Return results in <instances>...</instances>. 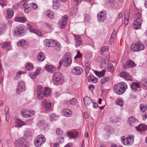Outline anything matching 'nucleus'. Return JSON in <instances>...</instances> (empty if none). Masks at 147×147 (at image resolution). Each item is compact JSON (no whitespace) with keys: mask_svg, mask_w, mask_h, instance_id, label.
I'll list each match as a JSON object with an SVG mask.
<instances>
[{"mask_svg":"<svg viewBox=\"0 0 147 147\" xmlns=\"http://www.w3.org/2000/svg\"><path fill=\"white\" fill-rule=\"evenodd\" d=\"M25 32V28L23 25H20L16 28L15 31L16 34L19 36H21L24 35Z\"/></svg>","mask_w":147,"mask_h":147,"instance_id":"nucleus-8","label":"nucleus"},{"mask_svg":"<svg viewBox=\"0 0 147 147\" xmlns=\"http://www.w3.org/2000/svg\"><path fill=\"white\" fill-rule=\"evenodd\" d=\"M29 30L30 32H33L36 34H37V30L33 28L30 29V30Z\"/></svg>","mask_w":147,"mask_h":147,"instance_id":"nucleus-63","label":"nucleus"},{"mask_svg":"<svg viewBox=\"0 0 147 147\" xmlns=\"http://www.w3.org/2000/svg\"><path fill=\"white\" fill-rule=\"evenodd\" d=\"M32 134V133L29 131H26L24 134V136L26 138L29 137L31 136Z\"/></svg>","mask_w":147,"mask_h":147,"instance_id":"nucleus-49","label":"nucleus"},{"mask_svg":"<svg viewBox=\"0 0 147 147\" xmlns=\"http://www.w3.org/2000/svg\"><path fill=\"white\" fill-rule=\"evenodd\" d=\"M16 147H29L28 142L24 138H21L16 140L15 142Z\"/></svg>","mask_w":147,"mask_h":147,"instance_id":"nucleus-5","label":"nucleus"},{"mask_svg":"<svg viewBox=\"0 0 147 147\" xmlns=\"http://www.w3.org/2000/svg\"><path fill=\"white\" fill-rule=\"evenodd\" d=\"M45 68L48 72L52 73L54 71L55 69V67L52 65H46Z\"/></svg>","mask_w":147,"mask_h":147,"instance_id":"nucleus-30","label":"nucleus"},{"mask_svg":"<svg viewBox=\"0 0 147 147\" xmlns=\"http://www.w3.org/2000/svg\"><path fill=\"white\" fill-rule=\"evenodd\" d=\"M74 36L75 38L76 41L77 40H81V36L79 35L74 34Z\"/></svg>","mask_w":147,"mask_h":147,"instance_id":"nucleus-60","label":"nucleus"},{"mask_svg":"<svg viewBox=\"0 0 147 147\" xmlns=\"http://www.w3.org/2000/svg\"><path fill=\"white\" fill-rule=\"evenodd\" d=\"M45 58V57L43 54V53L42 52H40L38 55L37 56V59L38 60L41 62L43 61Z\"/></svg>","mask_w":147,"mask_h":147,"instance_id":"nucleus-37","label":"nucleus"},{"mask_svg":"<svg viewBox=\"0 0 147 147\" xmlns=\"http://www.w3.org/2000/svg\"><path fill=\"white\" fill-rule=\"evenodd\" d=\"M111 120L113 123H117L118 121L119 118L117 117H112Z\"/></svg>","mask_w":147,"mask_h":147,"instance_id":"nucleus-55","label":"nucleus"},{"mask_svg":"<svg viewBox=\"0 0 147 147\" xmlns=\"http://www.w3.org/2000/svg\"><path fill=\"white\" fill-rule=\"evenodd\" d=\"M26 41L22 39L19 40L17 43V45L19 47L23 46L26 44Z\"/></svg>","mask_w":147,"mask_h":147,"instance_id":"nucleus-43","label":"nucleus"},{"mask_svg":"<svg viewBox=\"0 0 147 147\" xmlns=\"http://www.w3.org/2000/svg\"><path fill=\"white\" fill-rule=\"evenodd\" d=\"M20 5L22 7H24L25 12L28 13L32 9H36L37 5L34 3L31 4H28L24 1L20 2Z\"/></svg>","mask_w":147,"mask_h":147,"instance_id":"nucleus-2","label":"nucleus"},{"mask_svg":"<svg viewBox=\"0 0 147 147\" xmlns=\"http://www.w3.org/2000/svg\"><path fill=\"white\" fill-rule=\"evenodd\" d=\"M53 40H52L45 39L44 40V44L46 47H51V45H52Z\"/></svg>","mask_w":147,"mask_h":147,"instance_id":"nucleus-29","label":"nucleus"},{"mask_svg":"<svg viewBox=\"0 0 147 147\" xmlns=\"http://www.w3.org/2000/svg\"><path fill=\"white\" fill-rule=\"evenodd\" d=\"M56 133L57 136L59 138H62L63 139L62 137L63 135V133L62 131L59 128L57 129L56 131Z\"/></svg>","mask_w":147,"mask_h":147,"instance_id":"nucleus-34","label":"nucleus"},{"mask_svg":"<svg viewBox=\"0 0 147 147\" xmlns=\"http://www.w3.org/2000/svg\"><path fill=\"white\" fill-rule=\"evenodd\" d=\"M43 88L41 85L37 86V93L38 92H43Z\"/></svg>","mask_w":147,"mask_h":147,"instance_id":"nucleus-56","label":"nucleus"},{"mask_svg":"<svg viewBox=\"0 0 147 147\" xmlns=\"http://www.w3.org/2000/svg\"><path fill=\"white\" fill-rule=\"evenodd\" d=\"M98 78L92 75H90L88 78V80L89 82H91L94 83H96L98 81Z\"/></svg>","mask_w":147,"mask_h":147,"instance_id":"nucleus-21","label":"nucleus"},{"mask_svg":"<svg viewBox=\"0 0 147 147\" xmlns=\"http://www.w3.org/2000/svg\"><path fill=\"white\" fill-rule=\"evenodd\" d=\"M137 20H135L133 23V26L136 30L140 29L141 28V25L140 21L139 22H138Z\"/></svg>","mask_w":147,"mask_h":147,"instance_id":"nucleus-24","label":"nucleus"},{"mask_svg":"<svg viewBox=\"0 0 147 147\" xmlns=\"http://www.w3.org/2000/svg\"><path fill=\"white\" fill-rule=\"evenodd\" d=\"M2 48L3 49H5L7 50H9L11 48L10 43L6 42L3 46Z\"/></svg>","mask_w":147,"mask_h":147,"instance_id":"nucleus-42","label":"nucleus"},{"mask_svg":"<svg viewBox=\"0 0 147 147\" xmlns=\"http://www.w3.org/2000/svg\"><path fill=\"white\" fill-rule=\"evenodd\" d=\"M68 19V16L67 15H65L61 19V20L58 22L59 26L61 28H64L65 27Z\"/></svg>","mask_w":147,"mask_h":147,"instance_id":"nucleus-11","label":"nucleus"},{"mask_svg":"<svg viewBox=\"0 0 147 147\" xmlns=\"http://www.w3.org/2000/svg\"><path fill=\"white\" fill-rule=\"evenodd\" d=\"M43 106L45 110L47 111H49L51 109V103L50 100H44L42 102Z\"/></svg>","mask_w":147,"mask_h":147,"instance_id":"nucleus-10","label":"nucleus"},{"mask_svg":"<svg viewBox=\"0 0 147 147\" xmlns=\"http://www.w3.org/2000/svg\"><path fill=\"white\" fill-rule=\"evenodd\" d=\"M127 84L122 82L115 84L113 87L115 92L117 94L121 95L123 93L127 88Z\"/></svg>","mask_w":147,"mask_h":147,"instance_id":"nucleus-1","label":"nucleus"},{"mask_svg":"<svg viewBox=\"0 0 147 147\" xmlns=\"http://www.w3.org/2000/svg\"><path fill=\"white\" fill-rule=\"evenodd\" d=\"M51 90L50 88L48 87L46 88L44 91L43 94L45 97H47L51 95Z\"/></svg>","mask_w":147,"mask_h":147,"instance_id":"nucleus-25","label":"nucleus"},{"mask_svg":"<svg viewBox=\"0 0 147 147\" xmlns=\"http://www.w3.org/2000/svg\"><path fill=\"white\" fill-rule=\"evenodd\" d=\"M120 76L126 80L132 81L133 80L131 76L128 73L125 72H122Z\"/></svg>","mask_w":147,"mask_h":147,"instance_id":"nucleus-15","label":"nucleus"},{"mask_svg":"<svg viewBox=\"0 0 147 147\" xmlns=\"http://www.w3.org/2000/svg\"><path fill=\"white\" fill-rule=\"evenodd\" d=\"M62 113L63 115L68 117L71 116L72 113V111H71L66 109H63Z\"/></svg>","mask_w":147,"mask_h":147,"instance_id":"nucleus-19","label":"nucleus"},{"mask_svg":"<svg viewBox=\"0 0 147 147\" xmlns=\"http://www.w3.org/2000/svg\"><path fill=\"white\" fill-rule=\"evenodd\" d=\"M15 20L17 22H21L25 23L27 20V19L25 17H16Z\"/></svg>","mask_w":147,"mask_h":147,"instance_id":"nucleus-31","label":"nucleus"},{"mask_svg":"<svg viewBox=\"0 0 147 147\" xmlns=\"http://www.w3.org/2000/svg\"><path fill=\"white\" fill-rule=\"evenodd\" d=\"M110 80V78L109 77H104L101 79V83L102 84H105L107 82H109Z\"/></svg>","mask_w":147,"mask_h":147,"instance_id":"nucleus-35","label":"nucleus"},{"mask_svg":"<svg viewBox=\"0 0 147 147\" xmlns=\"http://www.w3.org/2000/svg\"><path fill=\"white\" fill-rule=\"evenodd\" d=\"M35 112L34 111H28L26 109H22L20 111L21 116L24 118L29 117L34 115Z\"/></svg>","mask_w":147,"mask_h":147,"instance_id":"nucleus-7","label":"nucleus"},{"mask_svg":"<svg viewBox=\"0 0 147 147\" xmlns=\"http://www.w3.org/2000/svg\"><path fill=\"white\" fill-rule=\"evenodd\" d=\"M45 26L47 28H49L50 30H51L53 29V28L51 27V26L48 23H45Z\"/></svg>","mask_w":147,"mask_h":147,"instance_id":"nucleus-62","label":"nucleus"},{"mask_svg":"<svg viewBox=\"0 0 147 147\" xmlns=\"http://www.w3.org/2000/svg\"><path fill=\"white\" fill-rule=\"evenodd\" d=\"M63 76L59 72L55 73L53 77V81L55 85H58L62 84L64 82Z\"/></svg>","mask_w":147,"mask_h":147,"instance_id":"nucleus-3","label":"nucleus"},{"mask_svg":"<svg viewBox=\"0 0 147 147\" xmlns=\"http://www.w3.org/2000/svg\"><path fill=\"white\" fill-rule=\"evenodd\" d=\"M97 17L98 21L101 22H102L106 18V13L101 11L98 14Z\"/></svg>","mask_w":147,"mask_h":147,"instance_id":"nucleus-16","label":"nucleus"},{"mask_svg":"<svg viewBox=\"0 0 147 147\" xmlns=\"http://www.w3.org/2000/svg\"><path fill=\"white\" fill-rule=\"evenodd\" d=\"M85 67L86 74H88L89 70H90V67L88 63L85 64Z\"/></svg>","mask_w":147,"mask_h":147,"instance_id":"nucleus-53","label":"nucleus"},{"mask_svg":"<svg viewBox=\"0 0 147 147\" xmlns=\"http://www.w3.org/2000/svg\"><path fill=\"white\" fill-rule=\"evenodd\" d=\"M29 75L31 78L32 79L35 78L37 76V69L34 72L30 73Z\"/></svg>","mask_w":147,"mask_h":147,"instance_id":"nucleus-52","label":"nucleus"},{"mask_svg":"<svg viewBox=\"0 0 147 147\" xmlns=\"http://www.w3.org/2000/svg\"><path fill=\"white\" fill-rule=\"evenodd\" d=\"M6 26L5 24H1L0 25V34H1L5 32L6 30Z\"/></svg>","mask_w":147,"mask_h":147,"instance_id":"nucleus-44","label":"nucleus"},{"mask_svg":"<svg viewBox=\"0 0 147 147\" xmlns=\"http://www.w3.org/2000/svg\"><path fill=\"white\" fill-rule=\"evenodd\" d=\"M47 16L50 18H52L54 17V13L51 10H48L47 11Z\"/></svg>","mask_w":147,"mask_h":147,"instance_id":"nucleus-45","label":"nucleus"},{"mask_svg":"<svg viewBox=\"0 0 147 147\" xmlns=\"http://www.w3.org/2000/svg\"><path fill=\"white\" fill-rule=\"evenodd\" d=\"M21 74V71H19L17 73V76L14 77V79L15 80H18L20 77V75Z\"/></svg>","mask_w":147,"mask_h":147,"instance_id":"nucleus-57","label":"nucleus"},{"mask_svg":"<svg viewBox=\"0 0 147 147\" xmlns=\"http://www.w3.org/2000/svg\"><path fill=\"white\" fill-rule=\"evenodd\" d=\"M16 123L15 126L16 127H21L22 126L25 124L24 122L19 119H18L16 120Z\"/></svg>","mask_w":147,"mask_h":147,"instance_id":"nucleus-38","label":"nucleus"},{"mask_svg":"<svg viewBox=\"0 0 147 147\" xmlns=\"http://www.w3.org/2000/svg\"><path fill=\"white\" fill-rule=\"evenodd\" d=\"M121 140L122 143L124 145H131L133 143L134 138L130 136L125 138L124 136L121 137Z\"/></svg>","mask_w":147,"mask_h":147,"instance_id":"nucleus-6","label":"nucleus"},{"mask_svg":"<svg viewBox=\"0 0 147 147\" xmlns=\"http://www.w3.org/2000/svg\"><path fill=\"white\" fill-rule=\"evenodd\" d=\"M71 104L74 105H76L77 104V101L75 98H73L69 102Z\"/></svg>","mask_w":147,"mask_h":147,"instance_id":"nucleus-54","label":"nucleus"},{"mask_svg":"<svg viewBox=\"0 0 147 147\" xmlns=\"http://www.w3.org/2000/svg\"><path fill=\"white\" fill-rule=\"evenodd\" d=\"M128 122L131 125L135 126L136 124L138 122V121L133 116L129 117Z\"/></svg>","mask_w":147,"mask_h":147,"instance_id":"nucleus-18","label":"nucleus"},{"mask_svg":"<svg viewBox=\"0 0 147 147\" xmlns=\"http://www.w3.org/2000/svg\"><path fill=\"white\" fill-rule=\"evenodd\" d=\"M44 136L40 134L37 136V147H40L45 141Z\"/></svg>","mask_w":147,"mask_h":147,"instance_id":"nucleus-14","label":"nucleus"},{"mask_svg":"<svg viewBox=\"0 0 147 147\" xmlns=\"http://www.w3.org/2000/svg\"><path fill=\"white\" fill-rule=\"evenodd\" d=\"M131 88L132 90L136 91L138 88H140V85L137 82H134L131 84Z\"/></svg>","mask_w":147,"mask_h":147,"instance_id":"nucleus-26","label":"nucleus"},{"mask_svg":"<svg viewBox=\"0 0 147 147\" xmlns=\"http://www.w3.org/2000/svg\"><path fill=\"white\" fill-rule=\"evenodd\" d=\"M105 73V71L103 70L102 71H94L95 74L98 77L100 78L103 76Z\"/></svg>","mask_w":147,"mask_h":147,"instance_id":"nucleus-28","label":"nucleus"},{"mask_svg":"<svg viewBox=\"0 0 147 147\" xmlns=\"http://www.w3.org/2000/svg\"><path fill=\"white\" fill-rule=\"evenodd\" d=\"M82 54L80 53L79 52H77L76 55L74 57L75 59H76L77 58H81Z\"/></svg>","mask_w":147,"mask_h":147,"instance_id":"nucleus-58","label":"nucleus"},{"mask_svg":"<svg viewBox=\"0 0 147 147\" xmlns=\"http://www.w3.org/2000/svg\"><path fill=\"white\" fill-rule=\"evenodd\" d=\"M139 108L140 111L144 112L146 110L147 106L146 104L143 103L140 105Z\"/></svg>","mask_w":147,"mask_h":147,"instance_id":"nucleus-36","label":"nucleus"},{"mask_svg":"<svg viewBox=\"0 0 147 147\" xmlns=\"http://www.w3.org/2000/svg\"><path fill=\"white\" fill-rule=\"evenodd\" d=\"M116 103L117 105L122 106L123 105V102L122 99L121 98H118L116 101Z\"/></svg>","mask_w":147,"mask_h":147,"instance_id":"nucleus-46","label":"nucleus"},{"mask_svg":"<svg viewBox=\"0 0 147 147\" xmlns=\"http://www.w3.org/2000/svg\"><path fill=\"white\" fill-rule=\"evenodd\" d=\"M7 17L8 19L11 18L13 16L14 12L11 9H7Z\"/></svg>","mask_w":147,"mask_h":147,"instance_id":"nucleus-27","label":"nucleus"},{"mask_svg":"<svg viewBox=\"0 0 147 147\" xmlns=\"http://www.w3.org/2000/svg\"><path fill=\"white\" fill-rule=\"evenodd\" d=\"M138 131H144L147 129V126L144 124H142L136 127Z\"/></svg>","mask_w":147,"mask_h":147,"instance_id":"nucleus-22","label":"nucleus"},{"mask_svg":"<svg viewBox=\"0 0 147 147\" xmlns=\"http://www.w3.org/2000/svg\"><path fill=\"white\" fill-rule=\"evenodd\" d=\"M51 47L56 51H59L60 50L61 47V46L60 43L57 41L54 40L52 45H51Z\"/></svg>","mask_w":147,"mask_h":147,"instance_id":"nucleus-17","label":"nucleus"},{"mask_svg":"<svg viewBox=\"0 0 147 147\" xmlns=\"http://www.w3.org/2000/svg\"><path fill=\"white\" fill-rule=\"evenodd\" d=\"M72 62V59L70 56H66L65 57V59H64L63 61H60L59 62V64L60 65L63 64L64 66L68 67L71 64Z\"/></svg>","mask_w":147,"mask_h":147,"instance_id":"nucleus-9","label":"nucleus"},{"mask_svg":"<svg viewBox=\"0 0 147 147\" xmlns=\"http://www.w3.org/2000/svg\"><path fill=\"white\" fill-rule=\"evenodd\" d=\"M76 45L77 46H80L83 43L82 41L81 40H77L76 41Z\"/></svg>","mask_w":147,"mask_h":147,"instance_id":"nucleus-59","label":"nucleus"},{"mask_svg":"<svg viewBox=\"0 0 147 147\" xmlns=\"http://www.w3.org/2000/svg\"><path fill=\"white\" fill-rule=\"evenodd\" d=\"M58 116L55 115L53 113H51L49 115V118L51 121H55L56 119H57Z\"/></svg>","mask_w":147,"mask_h":147,"instance_id":"nucleus-47","label":"nucleus"},{"mask_svg":"<svg viewBox=\"0 0 147 147\" xmlns=\"http://www.w3.org/2000/svg\"><path fill=\"white\" fill-rule=\"evenodd\" d=\"M78 132L76 131H73L68 133L69 137L71 138L76 137L78 136Z\"/></svg>","mask_w":147,"mask_h":147,"instance_id":"nucleus-33","label":"nucleus"},{"mask_svg":"<svg viewBox=\"0 0 147 147\" xmlns=\"http://www.w3.org/2000/svg\"><path fill=\"white\" fill-rule=\"evenodd\" d=\"M83 72L82 68L80 66H77L74 67L71 70L72 73L75 75H80Z\"/></svg>","mask_w":147,"mask_h":147,"instance_id":"nucleus-12","label":"nucleus"},{"mask_svg":"<svg viewBox=\"0 0 147 147\" xmlns=\"http://www.w3.org/2000/svg\"><path fill=\"white\" fill-rule=\"evenodd\" d=\"M145 47L142 43L139 42L136 44H132L131 46V50L133 51H138L144 49Z\"/></svg>","mask_w":147,"mask_h":147,"instance_id":"nucleus-4","label":"nucleus"},{"mask_svg":"<svg viewBox=\"0 0 147 147\" xmlns=\"http://www.w3.org/2000/svg\"><path fill=\"white\" fill-rule=\"evenodd\" d=\"M136 18L135 20H137V21L138 22H139L140 21V22H141V24H142V20L141 18V14L140 13H138L136 15Z\"/></svg>","mask_w":147,"mask_h":147,"instance_id":"nucleus-40","label":"nucleus"},{"mask_svg":"<svg viewBox=\"0 0 147 147\" xmlns=\"http://www.w3.org/2000/svg\"><path fill=\"white\" fill-rule=\"evenodd\" d=\"M140 83L144 86L147 87V78L143 79L140 82Z\"/></svg>","mask_w":147,"mask_h":147,"instance_id":"nucleus-50","label":"nucleus"},{"mask_svg":"<svg viewBox=\"0 0 147 147\" xmlns=\"http://www.w3.org/2000/svg\"><path fill=\"white\" fill-rule=\"evenodd\" d=\"M92 103L93 104V107L95 109H97L98 108V106L97 104L95 102L93 101H92Z\"/></svg>","mask_w":147,"mask_h":147,"instance_id":"nucleus-64","label":"nucleus"},{"mask_svg":"<svg viewBox=\"0 0 147 147\" xmlns=\"http://www.w3.org/2000/svg\"><path fill=\"white\" fill-rule=\"evenodd\" d=\"M109 50L108 47L107 46H104L103 47H102L101 49V50L103 51H107Z\"/></svg>","mask_w":147,"mask_h":147,"instance_id":"nucleus-61","label":"nucleus"},{"mask_svg":"<svg viewBox=\"0 0 147 147\" xmlns=\"http://www.w3.org/2000/svg\"><path fill=\"white\" fill-rule=\"evenodd\" d=\"M126 65L128 67H133L136 66L134 62L131 60H129L126 63Z\"/></svg>","mask_w":147,"mask_h":147,"instance_id":"nucleus-32","label":"nucleus"},{"mask_svg":"<svg viewBox=\"0 0 147 147\" xmlns=\"http://www.w3.org/2000/svg\"><path fill=\"white\" fill-rule=\"evenodd\" d=\"M108 68L109 71L112 73L113 72L114 70V67L111 63L108 64Z\"/></svg>","mask_w":147,"mask_h":147,"instance_id":"nucleus-48","label":"nucleus"},{"mask_svg":"<svg viewBox=\"0 0 147 147\" xmlns=\"http://www.w3.org/2000/svg\"><path fill=\"white\" fill-rule=\"evenodd\" d=\"M53 3L52 7L53 9H57L60 8L61 5L59 0H53Z\"/></svg>","mask_w":147,"mask_h":147,"instance_id":"nucleus-23","label":"nucleus"},{"mask_svg":"<svg viewBox=\"0 0 147 147\" xmlns=\"http://www.w3.org/2000/svg\"><path fill=\"white\" fill-rule=\"evenodd\" d=\"M25 85L24 82L22 81H20L18 84L16 91L19 94L24 90Z\"/></svg>","mask_w":147,"mask_h":147,"instance_id":"nucleus-13","label":"nucleus"},{"mask_svg":"<svg viewBox=\"0 0 147 147\" xmlns=\"http://www.w3.org/2000/svg\"><path fill=\"white\" fill-rule=\"evenodd\" d=\"M43 92H38L37 93V97L39 99L42 100L43 98Z\"/></svg>","mask_w":147,"mask_h":147,"instance_id":"nucleus-51","label":"nucleus"},{"mask_svg":"<svg viewBox=\"0 0 147 147\" xmlns=\"http://www.w3.org/2000/svg\"><path fill=\"white\" fill-rule=\"evenodd\" d=\"M83 101L84 104L86 106H89L91 104V102H92V101H93L87 96L84 97Z\"/></svg>","mask_w":147,"mask_h":147,"instance_id":"nucleus-20","label":"nucleus"},{"mask_svg":"<svg viewBox=\"0 0 147 147\" xmlns=\"http://www.w3.org/2000/svg\"><path fill=\"white\" fill-rule=\"evenodd\" d=\"M46 125V122L43 120H41L39 121L37 125L40 127H45Z\"/></svg>","mask_w":147,"mask_h":147,"instance_id":"nucleus-41","label":"nucleus"},{"mask_svg":"<svg viewBox=\"0 0 147 147\" xmlns=\"http://www.w3.org/2000/svg\"><path fill=\"white\" fill-rule=\"evenodd\" d=\"M26 68L28 71H30L33 68V65L30 63H28L26 65Z\"/></svg>","mask_w":147,"mask_h":147,"instance_id":"nucleus-39","label":"nucleus"}]
</instances>
